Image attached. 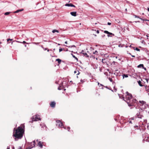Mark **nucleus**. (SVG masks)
<instances>
[{"label": "nucleus", "instance_id": "nucleus-6", "mask_svg": "<svg viewBox=\"0 0 149 149\" xmlns=\"http://www.w3.org/2000/svg\"><path fill=\"white\" fill-rule=\"evenodd\" d=\"M40 120V119L37 115L32 117V120L33 121H37Z\"/></svg>", "mask_w": 149, "mask_h": 149}, {"label": "nucleus", "instance_id": "nucleus-48", "mask_svg": "<svg viewBox=\"0 0 149 149\" xmlns=\"http://www.w3.org/2000/svg\"><path fill=\"white\" fill-rule=\"evenodd\" d=\"M148 10L149 12V8H148Z\"/></svg>", "mask_w": 149, "mask_h": 149}, {"label": "nucleus", "instance_id": "nucleus-12", "mask_svg": "<svg viewBox=\"0 0 149 149\" xmlns=\"http://www.w3.org/2000/svg\"><path fill=\"white\" fill-rule=\"evenodd\" d=\"M104 32L105 33L108 34V37L109 36V35H114L113 34V33H111L108 32V31H104Z\"/></svg>", "mask_w": 149, "mask_h": 149}, {"label": "nucleus", "instance_id": "nucleus-30", "mask_svg": "<svg viewBox=\"0 0 149 149\" xmlns=\"http://www.w3.org/2000/svg\"><path fill=\"white\" fill-rule=\"evenodd\" d=\"M81 82L82 83L84 82H85V80L84 79V80L81 79Z\"/></svg>", "mask_w": 149, "mask_h": 149}, {"label": "nucleus", "instance_id": "nucleus-21", "mask_svg": "<svg viewBox=\"0 0 149 149\" xmlns=\"http://www.w3.org/2000/svg\"><path fill=\"white\" fill-rule=\"evenodd\" d=\"M123 78L124 79V77H128V75L127 74H124L123 75Z\"/></svg>", "mask_w": 149, "mask_h": 149}, {"label": "nucleus", "instance_id": "nucleus-36", "mask_svg": "<svg viewBox=\"0 0 149 149\" xmlns=\"http://www.w3.org/2000/svg\"><path fill=\"white\" fill-rule=\"evenodd\" d=\"M77 72V71L76 70L74 71V74H76Z\"/></svg>", "mask_w": 149, "mask_h": 149}, {"label": "nucleus", "instance_id": "nucleus-45", "mask_svg": "<svg viewBox=\"0 0 149 149\" xmlns=\"http://www.w3.org/2000/svg\"><path fill=\"white\" fill-rule=\"evenodd\" d=\"M143 68L145 70H146V68H145L144 67V68Z\"/></svg>", "mask_w": 149, "mask_h": 149}, {"label": "nucleus", "instance_id": "nucleus-58", "mask_svg": "<svg viewBox=\"0 0 149 149\" xmlns=\"http://www.w3.org/2000/svg\"><path fill=\"white\" fill-rule=\"evenodd\" d=\"M16 42H18V41H16Z\"/></svg>", "mask_w": 149, "mask_h": 149}, {"label": "nucleus", "instance_id": "nucleus-7", "mask_svg": "<svg viewBox=\"0 0 149 149\" xmlns=\"http://www.w3.org/2000/svg\"><path fill=\"white\" fill-rule=\"evenodd\" d=\"M136 100L135 99H132L131 100V103H130L128 104L129 106L134 105V103L136 102Z\"/></svg>", "mask_w": 149, "mask_h": 149}, {"label": "nucleus", "instance_id": "nucleus-2", "mask_svg": "<svg viewBox=\"0 0 149 149\" xmlns=\"http://www.w3.org/2000/svg\"><path fill=\"white\" fill-rule=\"evenodd\" d=\"M126 95L125 98L123 97V100L129 104L130 103H131V100L132 99V95L131 94L129 93L128 92H126Z\"/></svg>", "mask_w": 149, "mask_h": 149}, {"label": "nucleus", "instance_id": "nucleus-13", "mask_svg": "<svg viewBox=\"0 0 149 149\" xmlns=\"http://www.w3.org/2000/svg\"><path fill=\"white\" fill-rule=\"evenodd\" d=\"M70 14L73 16H76L77 15V12H71L70 13Z\"/></svg>", "mask_w": 149, "mask_h": 149}, {"label": "nucleus", "instance_id": "nucleus-38", "mask_svg": "<svg viewBox=\"0 0 149 149\" xmlns=\"http://www.w3.org/2000/svg\"><path fill=\"white\" fill-rule=\"evenodd\" d=\"M80 73L79 72V71H78V73H77V75H79V74Z\"/></svg>", "mask_w": 149, "mask_h": 149}, {"label": "nucleus", "instance_id": "nucleus-8", "mask_svg": "<svg viewBox=\"0 0 149 149\" xmlns=\"http://www.w3.org/2000/svg\"><path fill=\"white\" fill-rule=\"evenodd\" d=\"M136 116L138 118L141 119L143 117V116L142 115V113H140L139 112L136 113Z\"/></svg>", "mask_w": 149, "mask_h": 149}, {"label": "nucleus", "instance_id": "nucleus-35", "mask_svg": "<svg viewBox=\"0 0 149 149\" xmlns=\"http://www.w3.org/2000/svg\"><path fill=\"white\" fill-rule=\"evenodd\" d=\"M96 32L97 33H99V30H97Z\"/></svg>", "mask_w": 149, "mask_h": 149}, {"label": "nucleus", "instance_id": "nucleus-41", "mask_svg": "<svg viewBox=\"0 0 149 149\" xmlns=\"http://www.w3.org/2000/svg\"><path fill=\"white\" fill-rule=\"evenodd\" d=\"M146 81L147 83H148V79H146Z\"/></svg>", "mask_w": 149, "mask_h": 149}, {"label": "nucleus", "instance_id": "nucleus-37", "mask_svg": "<svg viewBox=\"0 0 149 149\" xmlns=\"http://www.w3.org/2000/svg\"><path fill=\"white\" fill-rule=\"evenodd\" d=\"M129 123H132V121H129Z\"/></svg>", "mask_w": 149, "mask_h": 149}, {"label": "nucleus", "instance_id": "nucleus-20", "mask_svg": "<svg viewBox=\"0 0 149 149\" xmlns=\"http://www.w3.org/2000/svg\"><path fill=\"white\" fill-rule=\"evenodd\" d=\"M138 67L139 68L142 67V68H144L143 65V64H140L138 65Z\"/></svg>", "mask_w": 149, "mask_h": 149}, {"label": "nucleus", "instance_id": "nucleus-33", "mask_svg": "<svg viewBox=\"0 0 149 149\" xmlns=\"http://www.w3.org/2000/svg\"><path fill=\"white\" fill-rule=\"evenodd\" d=\"M107 24L109 25H110L111 24V23L110 22H108L107 23Z\"/></svg>", "mask_w": 149, "mask_h": 149}, {"label": "nucleus", "instance_id": "nucleus-22", "mask_svg": "<svg viewBox=\"0 0 149 149\" xmlns=\"http://www.w3.org/2000/svg\"><path fill=\"white\" fill-rule=\"evenodd\" d=\"M10 13V12H7L5 13H4V15H8Z\"/></svg>", "mask_w": 149, "mask_h": 149}, {"label": "nucleus", "instance_id": "nucleus-39", "mask_svg": "<svg viewBox=\"0 0 149 149\" xmlns=\"http://www.w3.org/2000/svg\"><path fill=\"white\" fill-rule=\"evenodd\" d=\"M67 128L68 129V131H69V130L70 129V127H68Z\"/></svg>", "mask_w": 149, "mask_h": 149}, {"label": "nucleus", "instance_id": "nucleus-42", "mask_svg": "<svg viewBox=\"0 0 149 149\" xmlns=\"http://www.w3.org/2000/svg\"><path fill=\"white\" fill-rule=\"evenodd\" d=\"M131 56H132V57H135V56H134V55H131Z\"/></svg>", "mask_w": 149, "mask_h": 149}, {"label": "nucleus", "instance_id": "nucleus-14", "mask_svg": "<svg viewBox=\"0 0 149 149\" xmlns=\"http://www.w3.org/2000/svg\"><path fill=\"white\" fill-rule=\"evenodd\" d=\"M38 144L40 148H42V142L41 141H39Z\"/></svg>", "mask_w": 149, "mask_h": 149}, {"label": "nucleus", "instance_id": "nucleus-63", "mask_svg": "<svg viewBox=\"0 0 149 149\" xmlns=\"http://www.w3.org/2000/svg\"><path fill=\"white\" fill-rule=\"evenodd\" d=\"M116 91V89H115V91Z\"/></svg>", "mask_w": 149, "mask_h": 149}, {"label": "nucleus", "instance_id": "nucleus-23", "mask_svg": "<svg viewBox=\"0 0 149 149\" xmlns=\"http://www.w3.org/2000/svg\"><path fill=\"white\" fill-rule=\"evenodd\" d=\"M108 79L110 81V82H113V80H112V79L111 78L109 77Z\"/></svg>", "mask_w": 149, "mask_h": 149}, {"label": "nucleus", "instance_id": "nucleus-15", "mask_svg": "<svg viewBox=\"0 0 149 149\" xmlns=\"http://www.w3.org/2000/svg\"><path fill=\"white\" fill-rule=\"evenodd\" d=\"M24 9H21L17 10L16 11L13 12V13H17L19 12L23 11Z\"/></svg>", "mask_w": 149, "mask_h": 149}, {"label": "nucleus", "instance_id": "nucleus-18", "mask_svg": "<svg viewBox=\"0 0 149 149\" xmlns=\"http://www.w3.org/2000/svg\"><path fill=\"white\" fill-rule=\"evenodd\" d=\"M137 82H138V84L140 86H143V85L141 84V82L139 80V81H138Z\"/></svg>", "mask_w": 149, "mask_h": 149}, {"label": "nucleus", "instance_id": "nucleus-49", "mask_svg": "<svg viewBox=\"0 0 149 149\" xmlns=\"http://www.w3.org/2000/svg\"><path fill=\"white\" fill-rule=\"evenodd\" d=\"M39 43H38H38H35V44H38Z\"/></svg>", "mask_w": 149, "mask_h": 149}, {"label": "nucleus", "instance_id": "nucleus-55", "mask_svg": "<svg viewBox=\"0 0 149 149\" xmlns=\"http://www.w3.org/2000/svg\"><path fill=\"white\" fill-rule=\"evenodd\" d=\"M72 46L75 47V45H73Z\"/></svg>", "mask_w": 149, "mask_h": 149}, {"label": "nucleus", "instance_id": "nucleus-34", "mask_svg": "<svg viewBox=\"0 0 149 149\" xmlns=\"http://www.w3.org/2000/svg\"><path fill=\"white\" fill-rule=\"evenodd\" d=\"M41 47H42V48H43L44 49V50H46L47 49V48H45V49L43 47V46H41Z\"/></svg>", "mask_w": 149, "mask_h": 149}, {"label": "nucleus", "instance_id": "nucleus-19", "mask_svg": "<svg viewBox=\"0 0 149 149\" xmlns=\"http://www.w3.org/2000/svg\"><path fill=\"white\" fill-rule=\"evenodd\" d=\"M52 32L54 33L55 32H56L57 33H58L59 31L58 30H57L56 29H54L52 31Z\"/></svg>", "mask_w": 149, "mask_h": 149}, {"label": "nucleus", "instance_id": "nucleus-25", "mask_svg": "<svg viewBox=\"0 0 149 149\" xmlns=\"http://www.w3.org/2000/svg\"><path fill=\"white\" fill-rule=\"evenodd\" d=\"M134 49L136 50L137 51H139L140 50V49H139V48H138L137 47H136L135 49Z\"/></svg>", "mask_w": 149, "mask_h": 149}, {"label": "nucleus", "instance_id": "nucleus-52", "mask_svg": "<svg viewBox=\"0 0 149 149\" xmlns=\"http://www.w3.org/2000/svg\"><path fill=\"white\" fill-rule=\"evenodd\" d=\"M7 149H10L9 148H8V147L7 148Z\"/></svg>", "mask_w": 149, "mask_h": 149}, {"label": "nucleus", "instance_id": "nucleus-47", "mask_svg": "<svg viewBox=\"0 0 149 149\" xmlns=\"http://www.w3.org/2000/svg\"><path fill=\"white\" fill-rule=\"evenodd\" d=\"M15 42V41H13L11 42V44H12L13 43V42Z\"/></svg>", "mask_w": 149, "mask_h": 149}, {"label": "nucleus", "instance_id": "nucleus-60", "mask_svg": "<svg viewBox=\"0 0 149 149\" xmlns=\"http://www.w3.org/2000/svg\"><path fill=\"white\" fill-rule=\"evenodd\" d=\"M132 120H134V119L133 118H132Z\"/></svg>", "mask_w": 149, "mask_h": 149}, {"label": "nucleus", "instance_id": "nucleus-9", "mask_svg": "<svg viewBox=\"0 0 149 149\" xmlns=\"http://www.w3.org/2000/svg\"><path fill=\"white\" fill-rule=\"evenodd\" d=\"M31 144H33V146L31 145V147H29L28 148H27L26 149H31L32 148L35 146V141H34L33 142H31Z\"/></svg>", "mask_w": 149, "mask_h": 149}, {"label": "nucleus", "instance_id": "nucleus-56", "mask_svg": "<svg viewBox=\"0 0 149 149\" xmlns=\"http://www.w3.org/2000/svg\"><path fill=\"white\" fill-rule=\"evenodd\" d=\"M118 58V57H117V56H116V58Z\"/></svg>", "mask_w": 149, "mask_h": 149}, {"label": "nucleus", "instance_id": "nucleus-5", "mask_svg": "<svg viewBox=\"0 0 149 149\" xmlns=\"http://www.w3.org/2000/svg\"><path fill=\"white\" fill-rule=\"evenodd\" d=\"M143 140L146 142L149 141V139L148 138V135H147V134L145 133L143 135Z\"/></svg>", "mask_w": 149, "mask_h": 149}, {"label": "nucleus", "instance_id": "nucleus-26", "mask_svg": "<svg viewBox=\"0 0 149 149\" xmlns=\"http://www.w3.org/2000/svg\"><path fill=\"white\" fill-rule=\"evenodd\" d=\"M7 42H8V41L10 40V41H12L13 40L12 39H10V38H8V39H7Z\"/></svg>", "mask_w": 149, "mask_h": 149}, {"label": "nucleus", "instance_id": "nucleus-27", "mask_svg": "<svg viewBox=\"0 0 149 149\" xmlns=\"http://www.w3.org/2000/svg\"><path fill=\"white\" fill-rule=\"evenodd\" d=\"M63 49L62 48H60L59 49V52H61L62 51H63V49Z\"/></svg>", "mask_w": 149, "mask_h": 149}, {"label": "nucleus", "instance_id": "nucleus-24", "mask_svg": "<svg viewBox=\"0 0 149 149\" xmlns=\"http://www.w3.org/2000/svg\"><path fill=\"white\" fill-rule=\"evenodd\" d=\"M72 55L73 58H74L78 60V59L74 55H73L72 54Z\"/></svg>", "mask_w": 149, "mask_h": 149}, {"label": "nucleus", "instance_id": "nucleus-61", "mask_svg": "<svg viewBox=\"0 0 149 149\" xmlns=\"http://www.w3.org/2000/svg\"><path fill=\"white\" fill-rule=\"evenodd\" d=\"M25 47H26V45H25Z\"/></svg>", "mask_w": 149, "mask_h": 149}, {"label": "nucleus", "instance_id": "nucleus-62", "mask_svg": "<svg viewBox=\"0 0 149 149\" xmlns=\"http://www.w3.org/2000/svg\"><path fill=\"white\" fill-rule=\"evenodd\" d=\"M47 51H48V52H49V50L48 49L47 50Z\"/></svg>", "mask_w": 149, "mask_h": 149}, {"label": "nucleus", "instance_id": "nucleus-28", "mask_svg": "<svg viewBox=\"0 0 149 149\" xmlns=\"http://www.w3.org/2000/svg\"><path fill=\"white\" fill-rule=\"evenodd\" d=\"M61 88V86H60L58 87V90H61L62 89Z\"/></svg>", "mask_w": 149, "mask_h": 149}, {"label": "nucleus", "instance_id": "nucleus-4", "mask_svg": "<svg viewBox=\"0 0 149 149\" xmlns=\"http://www.w3.org/2000/svg\"><path fill=\"white\" fill-rule=\"evenodd\" d=\"M56 125L57 126H58L59 127L62 128H63L65 129H66V128L64 127L63 125V123L61 122L60 120H56Z\"/></svg>", "mask_w": 149, "mask_h": 149}, {"label": "nucleus", "instance_id": "nucleus-11", "mask_svg": "<svg viewBox=\"0 0 149 149\" xmlns=\"http://www.w3.org/2000/svg\"><path fill=\"white\" fill-rule=\"evenodd\" d=\"M65 6H71V7H75V6L74 5H73L72 3H66L65 4Z\"/></svg>", "mask_w": 149, "mask_h": 149}, {"label": "nucleus", "instance_id": "nucleus-31", "mask_svg": "<svg viewBox=\"0 0 149 149\" xmlns=\"http://www.w3.org/2000/svg\"><path fill=\"white\" fill-rule=\"evenodd\" d=\"M134 16L135 17H137L138 18H140V19H141L138 16H137L136 15H134Z\"/></svg>", "mask_w": 149, "mask_h": 149}, {"label": "nucleus", "instance_id": "nucleus-59", "mask_svg": "<svg viewBox=\"0 0 149 149\" xmlns=\"http://www.w3.org/2000/svg\"><path fill=\"white\" fill-rule=\"evenodd\" d=\"M129 54H130L131 55V53H129Z\"/></svg>", "mask_w": 149, "mask_h": 149}, {"label": "nucleus", "instance_id": "nucleus-64", "mask_svg": "<svg viewBox=\"0 0 149 149\" xmlns=\"http://www.w3.org/2000/svg\"><path fill=\"white\" fill-rule=\"evenodd\" d=\"M148 113H149V111H148Z\"/></svg>", "mask_w": 149, "mask_h": 149}, {"label": "nucleus", "instance_id": "nucleus-1", "mask_svg": "<svg viewBox=\"0 0 149 149\" xmlns=\"http://www.w3.org/2000/svg\"><path fill=\"white\" fill-rule=\"evenodd\" d=\"M15 128L14 129L13 136L15 137V140L16 141V138L18 139H21L23 137L24 131L22 127L19 126L15 131Z\"/></svg>", "mask_w": 149, "mask_h": 149}, {"label": "nucleus", "instance_id": "nucleus-46", "mask_svg": "<svg viewBox=\"0 0 149 149\" xmlns=\"http://www.w3.org/2000/svg\"><path fill=\"white\" fill-rule=\"evenodd\" d=\"M65 43L66 44H67V41H65Z\"/></svg>", "mask_w": 149, "mask_h": 149}, {"label": "nucleus", "instance_id": "nucleus-16", "mask_svg": "<svg viewBox=\"0 0 149 149\" xmlns=\"http://www.w3.org/2000/svg\"><path fill=\"white\" fill-rule=\"evenodd\" d=\"M81 53L83 54L84 56H86V57L88 56L87 55V54L86 52H84V51L83 50L81 51Z\"/></svg>", "mask_w": 149, "mask_h": 149}, {"label": "nucleus", "instance_id": "nucleus-53", "mask_svg": "<svg viewBox=\"0 0 149 149\" xmlns=\"http://www.w3.org/2000/svg\"><path fill=\"white\" fill-rule=\"evenodd\" d=\"M53 50H54V51H55V49H53Z\"/></svg>", "mask_w": 149, "mask_h": 149}, {"label": "nucleus", "instance_id": "nucleus-10", "mask_svg": "<svg viewBox=\"0 0 149 149\" xmlns=\"http://www.w3.org/2000/svg\"><path fill=\"white\" fill-rule=\"evenodd\" d=\"M56 105V103L55 102H51L50 104V106L53 108L55 107Z\"/></svg>", "mask_w": 149, "mask_h": 149}, {"label": "nucleus", "instance_id": "nucleus-3", "mask_svg": "<svg viewBox=\"0 0 149 149\" xmlns=\"http://www.w3.org/2000/svg\"><path fill=\"white\" fill-rule=\"evenodd\" d=\"M139 102L140 103V106L141 107L139 109V110L141 111L146 109L148 107V105L146 104L145 102L143 101H139Z\"/></svg>", "mask_w": 149, "mask_h": 149}, {"label": "nucleus", "instance_id": "nucleus-29", "mask_svg": "<svg viewBox=\"0 0 149 149\" xmlns=\"http://www.w3.org/2000/svg\"><path fill=\"white\" fill-rule=\"evenodd\" d=\"M98 53V52L97 51V50H96L95 52H93V54H97Z\"/></svg>", "mask_w": 149, "mask_h": 149}, {"label": "nucleus", "instance_id": "nucleus-43", "mask_svg": "<svg viewBox=\"0 0 149 149\" xmlns=\"http://www.w3.org/2000/svg\"><path fill=\"white\" fill-rule=\"evenodd\" d=\"M18 149H22V148L21 147H19Z\"/></svg>", "mask_w": 149, "mask_h": 149}, {"label": "nucleus", "instance_id": "nucleus-51", "mask_svg": "<svg viewBox=\"0 0 149 149\" xmlns=\"http://www.w3.org/2000/svg\"><path fill=\"white\" fill-rule=\"evenodd\" d=\"M125 10L126 11H127V9L126 8V9H125Z\"/></svg>", "mask_w": 149, "mask_h": 149}, {"label": "nucleus", "instance_id": "nucleus-57", "mask_svg": "<svg viewBox=\"0 0 149 149\" xmlns=\"http://www.w3.org/2000/svg\"><path fill=\"white\" fill-rule=\"evenodd\" d=\"M58 45H60V44H58Z\"/></svg>", "mask_w": 149, "mask_h": 149}, {"label": "nucleus", "instance_id": "nucleus-40", "mask_svg": "<svg viewBox=\"0 0 149 149\" xmlns=\"http://www.w3.org/2000/svg\"><path fill=\"white\" fill-rule=\"evenodd\" d=\"M135 127H137V129H138V127H139L138 126H136L135 127Z\"/></svg>", "mask_w": 149, "mask_h": 149}, {"label": "nucleus", "instance_id": "nucleus-44", "mask_svg": "<svg viewBox=\"0 0 149 149\" xmlns=\"http://www.w3.org/2000/svg\"><path fill=\"white\" fill-rule=\"evenodd\" d=\"M104 60H105V59L104 58V59H102V62H103Z\"/></svg>", "mask_w": 149, "mask_h": 149}, {"label": "nucleus", "instance_id": "nucleus-32", "mask_svg": "<svg viewBox=\"0 0 149 149\" xmlns=\"http://www.w3.org/2000/svg\"><path fill=\"white\" fill-rule=\"evenodd\" d=\"M29 145H30V147H31V145H32V146H33V144H31V143H29Z\"/></svg>", "mask_w": 149, "mask_h": 149}, {"label": "nucleus", "instance_id": "nucleus-17", "mask_svg": "<svg viewBox=\"0 0 149 149\" xmlns=\"http://www.w3.org/2000/svg\"><path fill=\"white\" fill-rule=\"evenodd\" d=\"M56 61H58L59 64L61 63V60L58 58L56 59Z\"/></svg>", "mask_w": 149, "mask_h": 149}, {"label": "nucleus", "instance_id": "nucleus-54", "mask_svg": "<svg viewBox=\"0 0 149 149\" xmlns=\"http://www.w3.org/2000/svg\"><path fill=\"white\" fill-rule=\"evenodd\" d=\"M100 85H101V86H102V84H100Z\"/></svg>", "mask_w": 149, "mask_h": 149}, {"label": "nucleus", "instance_id": "nucleus-50", "mask_svg": "<svg viewBox=\"0 0 149 149\" xmlns=\"http://www.w3.org/2000/svg\"><path fill=\"white\" fill-rule=\"evenodd\" d=\"M23 43H26V42L25 41H24L23 42Z\"/></svg>", "mask_w": 149, "mask_h": 149}]
</instances>
